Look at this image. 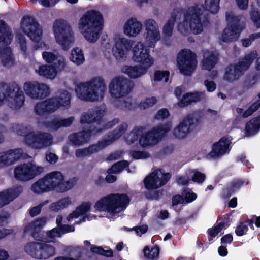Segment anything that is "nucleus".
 <instances>
[{"label": "nucleus", "instance_id": "obj_38", "mask_svg": "<svg viewBox=\"0 0 260 260\" xmlns=\"http://www.w3.org/2000/svg\"><path fill=\"white\" fill-rule=\"evenodd\" d=\"M217 62L216 55L212 51L205 50L202 61V69L211 71Z\"/></svg>", "mask_w": 260, "mask_h": 260}, {"label": "nucleus", "instance_id": "obj_55", "mask_svg": "<svg viewBox=\"0 0 260 260\" xmlns=\"http://www.w3.org/2000/svg\"><path fill=\"white\" fill-rule=\"evenodd\" d=\"M188 172L189 174L193 173L192 176V180L194 182L201 184L202 183L205 179L206 175L199 171L194 170H189Z\"/></svg>", "mask_w": 260, "mask_h": 260}, {"label": "nucleus", "instance_id": "obj_34", "mask_svg": "<svg viewBox=\"0 0 260 260\" xmlns=\"http://www.w3.org/2000/svg\"><path fill=\"white\" fill-rule=\"evenodd\" d=\"M35 72L39 76L52 80L56 77L57 73L61 71L53 64H41L35 68Z\"/></svg>", "mask_w": 260, "mask_h": 260}, {"label": "nucleus", "instance_id": "obj_41", "mask_svg": "<svg viewBox=\"0 0 260 260\" xmlns=\"http://www.w3.org/2000/svg\"><path fill=\"white\" fill-rule=\"evenodd\" d=\"M73 204L72 198L66 196L61 198L58 201L52 203L50 205V210L54 212H58L59 210H63Z\"/></svg>", "mask_w": 260, "mask_h": 260}, {"label": "nucleus", "instance_id": "obj_57", "mask_svg": "<svg viewBox=\"0 0 260 260\" xmlns=\"http://www.w3.org/2000/svg\"><path fill=\"white\" fill-rule=\"evenodd\" d=\"M192 103H197L206 99L205 91L190 92Z\"/></svg>", "mask_w": 260, "mask_h": 260}, {"label": "nucleus", "instance_id": "obj_26", "mask_svg": "<svg viewBox=\"0 0 260 260\" xmlns=\"http://www.w3.org/2000/svg\"><path fill=\"white\" fill-rule=\"evenodd\" d=\"M58 109L56 98L51 97L38 102L34 107V112L37 115L44 116L55 112Z\"/></svg>", "mask_w": 260, "mask_h": 260}, {"label": "nucleus", "instance_id": "obj_56", "mask_svg": "<svg viewBox=\"0 0 260 260\" xmlns=\"http://www.w3.org/2000/svg\"><path fill=\"white\" fill-rule=\"evenodd\" d=\"M47 235L49 242H53L56 238L61 237V233L58 227L54 228L50 231L47 232Z\"/></svg>", "mask_w": 260, "mask_h": 260}, {"label": "nucleus", "instance_id": "obj_60", "mask_svg": "<svg viewBox=\"0 0 260 260\" xmlns=\"http://www.w3.org/2000/svg\"><path fill=\"white\" fill-rule=\"evenodd\" d=\"M114 106L122 110H128L131 108L132 103L127 100H123L116 101Z\"/></svg>", "mask_w": 260, "mask_h": 260}, {"label": "nucleus", "instance_id": "obj_48", "mask_svg": "<svg viewBox=\"0 0 260 260\" xmlns=\"http://www.w3.org/2000/svg\"><path fill=\"white\" fill-rule=\"evenodd\" d=\"M145 257L148 260H156L159 257V249L158 247H153L149 249L145 247L143 250Z\"/></svg>", "mask_w": 260, "mask_h": 260}, {"label": "nucleus", "instance_id": "obj_13", "mask_svg": "<svg viewBox=\"0 0 260 260\" xmlns=\"http://www.w3.org/2000/svg\"><path fill=\"white\" fill-rule=\"evenodd\" d=\"M24 251L32 257L46 259L55 254V248L45 242H30L24 246Z\"/></svg>", "mask_w": 260, "mask_h": 260}, {"label": "nucleus", "instance_id": "obj_20", "mask_svg": "<svg viewBox=\"0 0 260 260\" xmlns=\"http://www.w3.org/2000/svg\"><path fill=\"white\" fill-rule=\"evenodd\" d=\"M145 32L144 37L148 47L153 48L160 39L161 34L159 27L155 20L148 19L144 22Z\"/></svg>", "mask_w": 260, "mask_h": 260}, {"label": "nucleus", "instance_id": "obj_4", "mask_svg": "<svg viewBox=\"0 0 260 260\" xmlns=\"http://www.w3.org/2000/svg\"><path fill=\"white\" fill-rule=\"evenodd\" d=\"M24 102V94L18 84L0 83V106L7 103L11 109L18 110L23 106Z\"/></svg>", "mask_w": 260, "mask_h": 260}, {"label": "nucleus", "instance_id": "obj_50", "mask_svg": "<svg viewBox=\"0 0 260 260\" xmlns=\"http://www.w3.org/2000/svg\"><path fill=\"white\" fill-rule=\"evenodd\" d=\"M219 1L220 0H205V8L211 13H216L219 10Z\"/></svg>", "mask_w": 260, "mask_h": 260}, {"label": "nucleus", "instance_id": "obj_46", "mask_svg": "<svg viewBox=\"0 0 260 260\" xmlns=\"http://www.w3.org/2000/svg\"><path fill=\"white\" fill-rule=\"evenodd\" d=\"M143 131V128L142 127H134L124 137L125 141L129 145L133 144L138 140L139 136L141 135Z\"/></svg>", "mask_w": 260, "mask_h": 260}, {"label": "nucleus", "instance_id": "obj_15", "mask_svg": "<svg viewBox=\"0 0 260 260\" xmlns=\"http://www.w3.org/2000/svg\"><path fill=\"white\" fill-rule=\"evenodd\" d=\"M45 180L50 191L55 190L57 192H64L70 190L75 184L74 179L64 181V176L59 171H53L44 177Z\"/></svg>", "mask_w": 260, "mask_h": 260}, {"label": "nucleus", "instance_id": "obj_16", "mask_svg": "<svg viewBox=\"0 0 260 260\" xmlns=\"http://www.w3.org/2000/svg\"><path fill=\"white\" fill-rule=\"evenodd\" d=\"M44 168L31 161L17 166L14 169L15 177L19 180L28 181L42 174Z\"/></svg>", "mask_w": 260, "mask_h": 260}, {"label": "nucleus", "instance_id": "obj_33", "mask_svg": "<svg viewBox=\"0 0 260 260\" xmlns=\"http://www.w3.org/2000/svg\"><path fill=\"white\" fill-rule=\"evenodd\" d=\"M22 191L21 186H17L0 192V208L8 205Z\"/></svg>", "mask_w": 260, "mask_h": 260}, {"label": "nucleus", "instance_id": "obj_21", "mask_svg": "<svg viewBox=\"0 0 260 260\" xmlns=\"http://www.w3.org/2000/svg\"><path fill=\"white\" fill-rule=\"evenodd\" d=\"M197 65V57L193 52L188 49H183L180 52V72L182 74L191 75Z\"/></svg>", "mask_w": 260, "mask_h": 260}, {"label": "nucleus", "instance_id": "obj_62", "mask_svg": "<svg viewBox=\"0 0 260 260\" xmlns=\"http://www.w3.org/2000/svg\"><path fill=\"white\" fill-rule=\"evenodd\" d=\"M174 21V19L170 20L164 26L163 32L166 36L169 37L172 35Z\"/></svg>", "mask_w": 260, "mask_h": 260}, {"label": "nucleus", "instance_id": "obj_6", "mask_svg": "<svg viewBox=\"0 0 260 260\" xmlns=\"http://www.w3.org/2000/svg\"><path fill=\"white\" fill-rule=\"evenodd\" d=\"M13 38L10 28L0 20V59L2 65L7 68H11L15 63L14 55L9 46Z\"/></svg>", "mask_w": 260, "mask_h": 260}, {"label": "nucleus", "instance_id": "obj_40", "mask_svg": "<svg viewBox=\"0 0 260 260\" xmlns=\"http://www.w3.org/2000/svg\"><path fill=\"white\" fill-rule=\"evenodd\" d=\"M91 203L90 202H83L80 205L76 207V209L70 213L67 217L68 221H71L73 218H77L80 215H83L89 212L90 210Z\"/></svg>", "mask_w": 260, "mask_h": 260}, {"label": "nucleus", "instance_id": "obj_37", "mask_svg": "<svg viewBox=\"0 0 260 260\" xmlns=\"http://www.w3.org/2000/svg\"><path fill=\"white\" fill-rule=\"evenodd\" d=\"M54 98H56L59 108L68 109L71 105V94L65 89L59 90Z\"/></svg>", "mask_w": 260, "mask_h": 260}, {"label": "nucleus", "instance_id": "obj_44", "mask_svg": "<svg viewBox=\"0 0 260 260\" xmlns=\"http://www.w3.org/2000/svg\"><path fill=\"white\" fill-rule=\"evenodd\" d=\"M31 190L34 193L36 194H41L50 191L44 177L40 179L38 181L32 184L31 186Z\"/></svg>", "mask_w": 260, "mask_h": 260}, {"label": "nucleus", "instance_id": "obj_36", "mask_svg": "<svg viewBox=\"0 0 260 260\" xmlns=\"http://www.w3.org/2000/svg\"><path fill=\"white\" fill-rule=\"evenodd\" d=\"M103 149L104 148L99 140L96 144L91 145L88 147L76 149L75 150V156L77 158H84L89 156L94 153L98 152Z\"/></svg>", "mask_w": 260, "mask_h": 260}, {"label": "nucleus", "instance_id": "obj_23", "mask_svg": "<svg viewBox=\"0 0 260 260\" xmlns=\"http://www.w3.org/2000/svg\"><path fill=\"white\" fill-rule=\"evenodd\" d=\"M201 123L200 112L196 111L187 115L180 123V138H184Z\"/></svg>", "mask_w": 260, "mask_h": 260}, {"label": "nucleus", "instance_id": "obj_2", "mask_svg": "<svg viewBox=\"0 0 260 260\" xmlns=\"http://www.w3.org/2000/svg\"><path fill=\"white\" fill-rule=\"evenodd\" d=\"M103 23V17L100 12L89 10L80 19L78 28L87 41L94 43L99 38Z\"/></svg>", "mask_w": 260, "mask_h": 260}, {"label": "nucleus", "instance_id": "obj_29", "mask_svg": "<svg viewBox=\"0 0 260 260\" xmlns=\"http://www.w3.org/2000/svg\"><path fill=\"white\" fill-rule=\"evenodd\" d=\"M24 151L22 148L10 149L0 152V168L14 164L22 156Z\"/></svg>", "mask_w": 260, "mask_h": 260}, {"label": "nucleus", "instance_id": "obj_51", "mask_svg": "<svg viewBox=\"0 0 260 260\" xmlns=\"http://www.w3.org/2000/svg\"><path fill=\"white\" fill-rule=\"evenodd\" d=\"M16 39L22 53L25 57H28L29 56V52L27 50L26 39L24 36L22 34L18 35Z\"/></svg>", "mask_w": 260, "mask_h": 260}, {"label": "nucleus", "instance_id": "obj_7", "mask_svg": "<svg viewBox=\"0 0 260 260\" xmlns=\"http://www.w3.org/2000/svg\"><path fill=\"white\" fill-rule=\"evenodd\" d=\"M52 29L56 42L62 49L67 50L75 41L74 32L70 24L63 19L56 20Z\"/></svg>", "mask_w": 260, "mask_h": 260}, {"label": "nucleus", "instance_id": "obj_12", "mask_svg": "<svg viewBox=\"0 0 260 260\" xmlns=\"http://www.w3.org/2000/svg\"><path fill=\"white\" fill-rule=\"evenodd\" d=\"M133 88L131 82L121 76L114 77L108 85L109 92L111 96L116 100L127 96L132 91Z\"/></svg>", "mask_w": 260, "mask_h": 260}, {"label": "nucleus", "instance_id": "obj_14", "mask_svg": "<svg viewBox=\"0 0 260 260\" xmlns=\"http://www.w3.org/2000/svg\"><path fill=\"white\" fill-rule=\"evenodd\" d=\"M24 142L27 146L33 149L41 150L53 144V137L47 132L32 131L24 137Z\"/></svg>", "mask_w": 260, "mask_h": 260}, {"label": "nucleus", "instance_id": "obj_58", "mask_svg": "<svg viewBox=\"0 0 260 260\" xmlns=\"http://www.w3.org/2000/svg\"><path fill=\"white\" fill-rule=\"evenodd\" d=\"M49 201L48 200H45L38 205L31 208L29 210L30 215L32 217L38 215L41 212L42 208L44 206L47 205Z\"/></svg>", "mask_w": 260, "mask_h": 260}, {"label": "nucleus", "instance_id": "obj_63", "mask_svg": "<svg viewBox=\"0 0 260 260\" xmlns=\"http://www.w3.org/2000/svg\"><path fill=\"white\" fill-rule=\"evenodd\" d=\"M169 112L167 109H161L155 114L154 118L157 120H164L169 117Z\"/></svg>", "mask_w": 260, "mask_h": 260}, {"label": "nucleus", "instance_id": "obj_18", "mask_svg": "<svg viewBox=\"0 0 260 260\" xmlns=\"http://www.w3.org/2000/svg\"><path fill=\"white\" fill-rule=\"evenodd\" d=\"M23 88L25 94L30 99L35 100L44 99L50 94L49 86L38 81L25 82Z\"/></svg>", "mask_w": 260, "mask_h": 260}, {"label": "nucleus", "instance_id": "obj_27", "mask_svg": "<svg viewBox=\"0 0 260 260\" xmlns=\"http://www.w3.org/2000/svg\"><path fill=\"white\" fill-rule=\"evenodd\" d=\"M231 139L223 137L213 144L211 151L207 155L208 159L218 158L230 151Z\"/></svg>", "mask_w": 260, "mask_h": 260}, {"label": "nucleus", "instance_id": "obj_19", "mask_svg": "<svg viewBox=\"0 0 260 260\" xmlns=\"http://www.w3.org/2000/svg\"><path fill=\"white\" fill-rule=\"evenodd\" d=\"M133 61L137 63L150 68L154 63L150 50L142 42H138L132 49Z\"/></svg>", "mask_w": 260, "mask_h": 260}, {"label": "nucleus", "instance_id": "obj_31", "mask_svg": "<svg viewBox=\"0 0 260 260\" xmlns=\"http://www.w3.org/2000/svg\"><path fill=\"white\" fill-rule=\"evenodd\" d=\"M92 130L93 128L72 133L68 136V140L73 146H82L89 141L91 134H93Z\"/></svg>", "mask_w": 260, "mask_h": 260}, {"label": "nucleus", "instance_id": "obj_59", "mask_svg": "<svg viewBox=\"0 0 260 260\" xmlns=\"http://www.w3.org/2000/svg\"><path fill=\"white\" fill-rule=\"evenodd\" d=\"M90 250L93 253L107 257H111L113 256V252L111 250H105L99 247H91Z\"/></svg>", "mask_w": 260, "mask_h": 260}, {"label": "nucleus", "instance_id": "obj_3", "mask_svg": "<svg viewBox=\"0 0 260 260\" xmlns=\"http://www.w3.org/2000/svg\"><path fill=\"white\" fill-rule=\"evenodd\" d=\"M208 24V19L201 9L190 7L184 14V20L180 24V32L184 36L190 31L194 35H199L204 31V27Z\"/></svg>", "mask_w": 260, "mask_h": 260}, {"label": "nucleus", "instance_id": "obj_9", "mask_svg": "<svg viewBox=\"0 0 260 260\" xmlns=\"http://www.w3.org/2000/svg\"><path fill=\"white\" fill-rule=\"evenodd\" d=\"M226 19L228 25L222 34L221 40L225 43L235 42L245 28V18L242 15L236 16L232 13H226Z\"/></svg>", "mask_w": 260, "mask_h": 260}, {"label": "nucleus", "instance_id": "obj_45", "mask_svg": "<svg viewBox=\"0 0 260 260\" xmlns=\"http://www.w3.org/2000/svg\"><path fill=\"white\" fill-rule=\"evenodd\" d=\"M260 126V116L254 118L246 124L245 131L247 136H250L257 132Z\"/></svg>", "mask_w": 260, "mask_h": 260}, {"label": "nucleus", "instance_id": "obj_1", "mask_svg": "<svg viewBox=\"0 0 260 260\" xmlns=\"http://www.w3.org/2000/svg\"><path fill=\"white\" fill-rule=\"evenodd\" d=\"M107 84L104 78L97 76L77 85L75 93L80 100L86 102H99L104 98Z\"/></svg>", "mask_w": 260, "mask_h": 260}, {"label": "nucleus", "instance_id": "obj_39", "mask_svg": "<svg viewBox=\"0 0 260 260\" xmlns=\"http://www.w3.org/2000/svg\"><path fill=\"white\" fill-rule=\"evenodd\" d=\"M47 218L42 217L31 222L25 229V233H29L35 239H37V234L39 233L41 229L46 224Z\"/></svg>", "mask_w": 260, "mask_h": 260}, {"label": "nucleus", "instance_id": "obj_54", "mask_svg": "<svg viewBox=\"0 0 260 260\" xmlns=\"http://www.w3.org/2000/svg\"><path fill=\"white\" fill-rule=\"evenodd\" d=\"M155 97L152 96L146 98L145 100L141 101L139 104V107L141 109H146L153 106L156 102Z\"/></svg>", "mask_w": 260, "mask_h": 260}, {"label": "nucleus", "instance_id": "obj_52", "mask_svg": "<svg viewBox=\"0 0 260 260\" xmlns=\"http://www.w3.org/2000/svg\"><path fill=\"white\" fill-rule=\"evenodd\" d=\"M249 15L254 26L257 28H260V12L252 7Z\"/></svg>", "mask_w": 260, "mask_h": 260}, {"label": "nucleus", "instance_id": "obj_22", "mask_svg": "<svg viewBox=\"0 0 260 260\" xmlns=\"http://www.w3.org/2000/svg\"><path fill=\"white\" fill-rule=\"evenodd\" d=\"M171 175L161 170H155L144 179L145 187L148 189H157L164 185L170 179Z\"/></svg>", "mask_w": 260, "mask_h": 260}, {"label": "nucleus", "instance_id": "obj_35", "mask_svg": "<svg viewBox=\"0 0 260 260\" xmlns=\"http://www.w3.org/2000/svg\"><path fill=\"white\" fill-rule=\"evenodd\" d=\"M142 30V23L136 18H132L126 21L123 26L124 34L128 37H135Z\"/></svg>", "mask_w": 260, "mask_h": 260}, {"label": "nucleus", "instance_id": "obj_49", "mask_svg": "<svg viewBox=\"0 0 260 260\" xmlns=\"http://www.w3.org/2000/svg\"><path fill=\"white\" fill-rule=\"evenodd\" d=\"M119 121L120 120L119 118H115L111 121L106 122L102 126H100L99 128H93V130L92 131L93 134H96L100 133L103 130L111 129L117 124Z\"/></svg>", "mask_w": 260, "mask_h": 260}, {"label": "nucleus", "instance_id": "obj_32", "mask_svg": "<svg viewBox=\"0 0 260 260\" xmlns=\"http://www.w3.org/2000/svg\"><path fill=\"white\" fill-rule=\"evenodd\" d=\"M42 58L45 62L48 63H51L56 60V62H54L53 65L56 66L59 71H62L67 65L66 58L57 53L50 51H43Z\"/></svg>", "mask_w": 260, "mask_h": 260}, {"label": "nucleus", "instance_id": "obj_47", "mask_svg": "<svg viewBox=\"0 0 260 260\" xmlns=\"http://www.w3.org/2000/svg\"><path fill=\"white\" fill-rule=\"evenodd\" d=\"M197 198L196 193L189 188H183L182 196L180 195V204H188L194 201Z\"/></svg>", "mask_w": 260, "mask_h": 260}, {"label": "nucleus", "instance_id": "obj_43", "mask_svg": "<svg viewBox=\"0 0 260 260\" xmlns=\"http://www.w3.org/2000/svg\"><path fill=\"white\" fill-rule=\"evenodd\" d=\"M70 60L77 66L82 64L85 61V57L82 49L75 47L72 50Z\"/></svg>", "mask_w": 260, "mask_h": 260}, {"label": "nucleus", "instance_id": "obj_53", "mask_svg": "<svg viewBox=\"0 0 260 260\" xmlns=\"http://www.w3.org/2000/svg\"><path fill=\"white\" fill-rule=\"evenodd\" d=\"M128 162L127 161L123 160L118 161L113 165L112 167L108 169L109 173H118L122 169L128 166Z\"/></svg>", "mask_w": 260, "mask_h": 260}, {"label": "nucleus", "instance_id": "obj_11", "mask_svg": "<svg viewBox=\"0 0 260 260\" xmlns=\"http://www.w3.org/2000/svg\"><path fill=\"white\" fill-rule=\"evenodd\" d=\"M21 28L30 40L37 43L36 49H44L47 48L45 43L40 42L42 38V29L34 18L24 17L21 22Z\"/></svg>", "mask_w": 260, "mask_h": 260}, {"label": "nucleus", "instance_id": "obj_30", "mask_svg": "<svg viewBox=\"0 0 260 260\" xmlns=\"http://www.w3.org/2000/svg\"><path fill=\"white\" fill-rule=\"evenodd\" d=\"M150 68L138 64L135 66L125 65L121 68V72L132 79L141 78L145 75Z\"/></svg>", "mask_w": 260, "mask_h": 260}, {"label": "nucleus", "instance_id": "obj_25", "mask_svg": "<svg viewBox=\"0 0 260 260\" xmlns=\"http://www.w3.org/2000/svg\"><path fill=\"white\" fill-rule=\"evenodd\" d=\"M75 118L73 116L63 118L60 117H55L49 120L41 122L38 120L37 124L40 127H43L51 132L56 131L60 128L67 127L71 126L74 122Z\"/></svg>", "mask_w": 260, "mask_h": 260}, {"label": "nucleus", "instance_id": "obj_10", "mask_svg": "<svg viewBox=\"0 0 260 260\" xmlns=\"http://www.w3.org/2000/svg\"><path fill=\"white\" fill-rule=\"evenodd\" d=\"M172 127L171 122H167L154 127L145 133H142L139 143L142 147H152L157 144Z\"/></svg>", "mask_w": 260, "mask_h": 260}, {"label": "nucleus", "instance_id": "obj_5", "mask_svg": "<svg viewBox=\"0 0 260 260\" xmlns=\"http://www.w3.org/2000/svg\"><path fill=\"white\" fill-rule=\"evenodd\" d=\"M129 203L125 194L111 193L102 198L94 205V208L100 211H107L111 214L124 211Z\"/></svg>", "mask_w": 260, "mask_h": 260}, {"label": "nucleus", "instance_id": "obj_17", "mask_svg": "<svg viewBox=\"0 0 260 260\" xmlns=\"http://www.w3.org/2000/svg\"><path fill=\"white\" fill-rule=\"evenodd\" d=\"M134 42L125 37L117 36L114 39V44L112 48V54L118 62H124L129 50L134 45Z\"/></svg>", "mask_w": 260, "mask_h": 260}, {"label": "nucleus", "instance_id": "obj_42", "mask_svg": "<svg viewBox=\"0 0 260 260\" xmlns=\"http://www.w3.org/2000/svg\"><path fill=\"white\" fill-rule=\"evenodd\" d=\"M10 129L16 135L24 137L33 131L32 127L28 124L17 123L11 124Z\"/></svg>", "mask_w": 260, "mask_h": 260}, {"label": "nucleus", "instance_id": "obj_61", "mask_svg": "<svg viewBox=\"0 0 260 260\" xmlns=\"http://www.w3.org/2000/svg\"><path fill=\"white\" fill-rule=\"evenodd\" d=\"M169 72L168 71H157L154 74V80L159 81L164 78L165 81L167 82L169 79Z\"/></svg>", "mask_w": 260, "mask_h": 260}, {"label": "nucleus", "instance_id": "obj_24", "mask_svg": "<svg viewBox=\"0 0 260 260\" xmlns=\"http://www.w3.org/2000/svg\"><path fill=\"white\" fill-rule=\"evenodd\" d=\"M107 110L105 105L94 107L82 114L80 118V122L81 124H91L93 122L99 123L107 113Z\"/></svg>", "mask_w": 260, "mask_h": 260}, {"label": "nucleus", "instance_id": "obj_28", "mask_svg": "<svg viewBox=\"0 0 260 260\" xmlns=\"http://www.w3.org/2000/svg\"><path fill=\"white\" fill-rule=\"evenodd\" d=\"M128 124L125 122H122L112 131L108 133L100 141L104 148L112 144L115 141L119 139L127 130Z\"/></svg>", "mask_w": 260, "mask_h": 260}, {"label": "nucleus", "instance_id": "obj_8", "mask_svg": "<svg viewBox=\"0 0 260 260\" xmlns=\"http://www.w3.org/2000/svg\"><path fill=\"white\" fill-rule=\"evenodd\" d=\"M257 56V52L253 51L245 55L238 63L230 64L225 69L223 79L230 83L238 80Z\"/></svg>", "mask_w": 260, "mask_h": 260}, {"label": "nucleus", "instance_id": "obj_64", "mask_svg": "<svg viewBox=\"0 0 260 260\" xmlns=\"http://www.w3.org/2000/svg\"><path fill=\"white\" fill-rule=\"evenodd\" d=\"M131 155L135 159H145L149 157V154L145 151H134Z\"/></svg>", "mask_w": 260, "mask_h": 260}]
</instances>
